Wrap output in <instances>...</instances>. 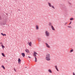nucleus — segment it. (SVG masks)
<instances>
[{
  "instance_id": "obj_1",
  "label": "nucleus",
  "mask_w": 75,
  "mask_h": 75,
  "mask_svg": "<svg viewBox=\"0 0 75 75\" xmlns=\"http://www.w3.org/2000/svg\"><path fill=\"white\" fill-rule=\"evenodd\" d=\"M45 59L48 61L51 60V58H50V54L48 53L46 54Z\"/></svg>"
},
{
  "instance_id": "obj_2",
  "label": "nucleus",
  "mask_w": 75,
  "mask_h": 75,
  "mask_svg": "<svg viewBox=\"0 0 75 75\" xmlns=\"http://www.w3.org/2000/svg\"><path fill=\"white\" fill-rule=\"evenodd\" d=\"M46 35L47 37H48V36H50V33L48 31H46L45 32Z\"/></svg>"
},
{
  "instance_id": "obj_3",
  "label": "nucleus",
  "mask_w": 75,
  "mask_h": 75,
  "mask_svg": "<svg viewBox=\"0 0 75 75\" xmlns=\"http://www.w3.org/2000/svg\"><path fill=\"white\" fill-rule=\"evenodd\" d=\"M18 64H21V59L19 58L18 60Z\"/></svg>"
},
{
  "instance_id": "obj_4",
  "label": "nucleus",
  "mask_w": 75,
  "mask_h": 75,
  "mask_svg": "<svg viewBox=\"0 0 75 75\" xmlns=\"http://www.w3.org/2000/svg\"><path fill=\"white\" fill-rule=\"evenodd\" d=\"M45 44L47 47V48H50V45H48V43H46Z\"/></svg>"
},
{
  "instance_id": "obj_5",
  "label": "nucleus",
  "mask_w": 75,
  "mask_h": 75,
  "mask_svg": "<svg viewBox=\"0 0 75 75\" xmlns=\"http://www.w3.org/2000/svg\"><path fill=\"white\" fill-rule=\"evenodd\" d=\"M28 45H29V46H30V47H31V45H32V42H28Z\"/></svg>"
},
{
  "instance_id": "obj_6",
  "label": "nucleus",
  "mask_w": 75,
  "mask_h": 75,
  "mask_svg": "<svg viewBox=\"0 0 75 75\" xmlns=\"http://www.w3.org/2000/svg\"><path fill=\"white\" fill-rule=\"evenodd\" d=\"M35 54H37V52H35V51L34 52V53H33V56L34 57H36L37 56V55H35Z\"/></svg>"
},
{
  "instance_id": "obj_7",
  "label": "nucleus",
  "mask_w": 75,
  "mask_h": 75,
  "mask_svg": "<svg viewBox=\"0 0 75 75\" xmlns=\"http://www.w3.org/2000/svg\"><path fill=\"white\" fill-rule=\"evenodd\" d=\"M21 54L23 57H25V53H22Z\"/></svg>"
},
{
  "instance_id": "obj_8",
  "label": "nucleus",
  "mask_w": 75,
  "mask_h": 75,
  "mask_svg": "<svg viewBox=\"0 0 75 75\" xmlns=\"http://www.w3.org/2000/svg\"><path fill=\"white\" fill-rule=\"evenodd\" d=\"M36 29L37 30H39V26L38 25L36 26Z\"/></svg>"
},
{
  "instance_id": "obj_9",
  "label": "nucleus",
  "mask_w": 75,
  "mask_h": 75,
  "mask_svg": "<svg viewBox=\"0 0 75 75\" xmlns=\"http://www.w3.org/2000/svg\"><path fill=\"white\" fill-rule=\"evenodd\" d=\"M25 51L26 52H27V53H29V50H28V49H26L25 50Z\"/></svg>"
},
{
  "instance_id": "obj_10",
  "label": "nucleus",
  "mask_w": 75,
  "mask_h": 75,
  "mask_svg": "<svg viewBox=\"0 0 75 75\" xmlns=\"http://www.w3.org/2000/svg\"><path fill=\"white\" fill-rule=\"evenodd\" d=\"M55 67L56 70H57V71H59V70H58V68H57V66H55Z\"/></svg>"
},
{
  "instance_id": "obj_11",
  "label": "nucleus",
  "mask_w": 75,
  "mask_h": 75,
  "mask_svg": "<svg viewBox=\"0 0 75 75\" xmlns=\"http://www.w3.org/2000/svg\"><path fill=\"white\" fill-rule=\"evenodd\" d=\"M48 71L50 72V73H52V71H51V70L50 69H49L48 70Z\"/></svg>"
},
{
  "instance_id": "obj_12",
  "label": "nucleus",
  "mask_w": 75,
  "mask_h": 75,
  "mask_svg": "<svg viewBox=\"0 0 75 75\" xmlns=\"http://www.w3.org/2000/svg\"><path fill=\"white\" fill-rule=\"evenodd\" d=\"M1 35H2L3 36H6V34H3L2 33H1Z\"/></svg>"
},
{
  "instance_id": "obj_13",
  "label": "nucleus",
  "mask_w": 75,
  "mask_h": 75,
  "mask_svg": "<svg viewBox=\"0 0 75 75\" xmlns=\"http://www.w3.org/2000/svg\"><path fill=\"white\" fill-rule=\"evenodd\" d=\"M48 4L50 7H51L52 6V5H51V3H48Z\"/></svg>"
},
{
  "instance_id": "obj_14",
  "label": "nucleus",
  "mask_w": 75,
  "mask_h": 75,
  "mask_svg": "<svg viewBox=\"0 0 75 75\" xmlns=\"http://www.w3.org/2000/svg\"><path fill=\"white\" fill-rule=\"evenodd\" d=\"M52 29V30H55V29H54V28L52 26H51Z\"/></svg>"
},
{
  "instance_id": "obj_15",
  "label": "nucleus",
  "mask_w": 75,
  "mask_h": 75,
  "mask_svg": "<svg viewBox=\"0 0 75 75\" xmlns=\"http://www.w3.org/2000/svg\"><path fill=\"white\" fill-rule=\"evenodd\" d=\"M1 67L2 68H3L4 69H5V67H4V65H2Z\"/></svg>"
},
{
  "instance_id": "obj_16",
  "label": "nucleus",
  "mask_w": 75,
  "mask_h": 75,
  "mask_svg": "<svg viewBox=\"0 0 75 75\" xmlns=\"http://www.w3.org/2000/svg\"><path fill=\"white\" fill-rule=\"evenodd\" d=\"M2 55L3 56V57H5V55H4V54L3 53H1Z\"/></svg>"
},
{
  "instance_id": "obj_17",
  "label": "nucleus",
  "mask_w": 75,
  "mask_h": 75,
  "mask_svg": "<svg viewBox=\"0 0 75 75\" xmlns=\"http://www.w3.org/2000/svg\"><path fill=\"white\" fill-rule=\"evenodd\" d=\"M35 62H37V57H35Z\"/></svg>"
},
{
  "instance_id": "obj_18",
  "label": "nucleus",
  "mask_w": 75,
  "mask_h": 75,
  "mask_svg": "<svg viewBox=\"0 0 75 75\" xmlns=\"http://www.w3.org/2000/svg\"><path fill=\"white\" fill-rule=\"evenodd\" d=\"M74 51V50L72 49L70 51V52L71 53L72 52H73Z\"/></svg>"
},
{
  "instance_id": "obj_19",
  "label": "nucleus",
  "mask_w": 75,
  "mask_h": 75,
  "mask_svg": "<svg viewBox=\"0 0 75 75\" xmlns=\"http://www.w3.org/2000/svg\"><path fill=\"white\" fill-rule=\"evenodd\" d=\"M51 7H52V8H55L54 7V6L52 5Z\"/></svg>"
},
{
  "instance_id": "obj_20",
  "label": "nucleus",
  "mask_w": 75,
  "mask_h": 75,
  "mask_svg": "<svg viewBox=\"0 0 75 75\" xmlns=\"http://www.w3.org/2000/svg\"><path fill=\"white\" fill-rule=\"evenodd\" d=\"M73 20H74V19L72 18H71L70 19V20L71 21Z\"/></svg>"
},
{
  "instance_id": "obj_21",
  "label": "nucleus",
  "mask_w": 75,
  "mask_h": 75,
  "mask_svg": "<svg viewBox=\"0 0 75 75\" xmlns=\"http://www.w3.org/2000/svg\"><path fill=\"white\" fill-rule=\"evenodd\" d=\"M68 28H71V26H68Z\"/></svg>"
},
{
  "instance_id": "obj_22",
  "label": "nucleus",
  "mask_w": 75,
  "mask_h": 75,
  "mask_svg": "<svg viewBox=\"0 0 75 75\" xmlns=\"http://www.w3.org/2000/svg\"><path fill=\"white\" fill-rule=\"evenodd\" d=\"M2 47L3 48H4V46H3V45H1Z\"/></svg>"
},
{
  "instance_id": "obj_23",
  "label": "nucleus",
  "mask_w": 75,
  "mask_h": 75,
  "mask_svg": "<svg viewBox=\"0 0 75 75\" xmlns=\"http://www.w3.org/2000/svg\"><path fill=\"white\" fill-rule=\"evenodd\" d=\"M14 71H15V72H16L17 71H16V69L15 68H14Z\"/></svg>"
},
{
  "instance_id": "obj_24",
  "label": "nucleus",
  "mask_w": 75,
  "mask_h": 75,
  "mask_svg": "<svg viewBox=\"0 0 75 75\" xmlns=\"http://www.w3.org/2000/svg\"><path fill=\"white\" fill-rule=\"evenodd\" d=\"M49 25L50 26V25H52V24L51 23H49Z\"/></svg>"
},
{
  "instance_id": "obj_25",
  "label": "nucleus",
  "mask_w": 75,
  "mask_h": 75,
  "mask_svg": "<svg viewBox=\"0 0 75 75\" xmlns=\"http://www.w3.org/2000/svg\"><path fill=\"white\" fill-rule=\"evenodd\" d=\"M38 40L39 41H40V40H41V39H40V38H39L38 39Z\"/></svg>"
},
{
  "instance_id": "obj_26",
  "label": "nucleus",
  "mask_w": 75,
  "mask_h": 75,
  "mask_svg": "<svg viewBox=\"0 0 75 75\" xmlns=\"http://www.w3.org/2000/svg\"><path fill=\"white\" fill-rule=\"evenodd\" d=\"M68 23V22H66V23H65V25H66V24H67Z\"/></svg>"
},
{
  "instance_id": "obj_27",
  "label": "nucleus",
  "mask_w": 75,
  "mask_h": 75,
  "mask_svg": "<svg viewBox=\"0 0 75 75\" xmlns=\"http://www.w3.org/2000/svg\"><path fill=\"white\" fill-rule=\"evenodd\" d=\"M69 4H70V5H71L72 4L71 3H69Z\"/></svg>"
},
{
  "instance_id": "obj_28",
  "label": "nucleus",
  "mask_w": 75,
  "mask_h": 75,
  "mask_svg": "<svg viewBox=\"0 0 75 75\" xmlns=\"http://www.w3.org/2000/svg\"><path fill=\"white\" fill-rule=\"evenodd\" d=\"M72 22L71 21H70V23L69 24V25L71 24Z\"/></svg>"
},
{
  "instance_id": "obj_29",
  "label": "nucleus",
  "mask_w": 75,
  "mask_h": 75,
  "mask_svg": "<svg viewBox=\"0 0 75 75\" xmlns=\"http://www.w3.org/2000/svg\"><path fill=\"white\" fill-rule=\"evenodd\" d=\"M28 58H31V57H30L28 56Z\"/></svg>"
},
{
  "instance_id": "obj_30",
  "label": "nucleus",
  "mask_w": 75,
  "mask_h": 75,
  "mask_svg": "<svg viewBox=\"0 0 75 75\" xmlns=\"http://www.w3.org/2000/svg\"><path fill=\"white\" fill-rule=\"evenodd\" d=\"M73 75H75V74H74V73H73Z\"/></svg>"
},
{
  "instance_id": "obj_31",
  "label": "nucleus",
  "mask_w": 75,
  "mask_h": 75,
  "mask_svg": "<svg viewBox=\"0 0 75 75\" xmlns=\"http://www.w3.org/2000/svg\"><path fill=\"white\" fill-rule=\"evenodd\" d=\"M35 55H36V54H35Z\"/></svg>"
}]
</instances>
